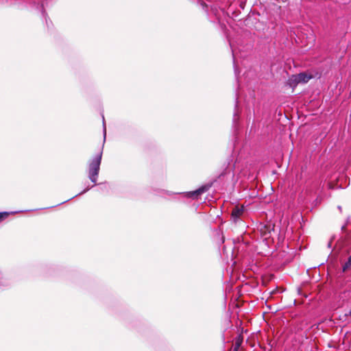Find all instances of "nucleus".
<instances>
[{"instance_id": "obj_1", "label": "nucleus", "mask_w": 351, "mask_h": 351, "mask_svg": "<svg viewBox=\"0 0 351 351\" xmlns=\"http://www.w3.org/2000/svg\"><path fill=\"white\" fill-rule=\"evenodd\" d=\"M102 157V151L99 148L93 158L88 161V177L91 182L96 184L99 172L100 165Z\"/></svg>"}, {"instance_id": "obj_2", "label": "nucleus", "mask_w": 351, "mask_h": 351, "mask_svg": "<svg viewBox=\"0 0 351 351\" xmlns=\"http://www.w3.org/2000/svg\"><path fill=\"white\" fill-rule=\"evenodd\" d=\"M313 78V75L307 72L300 73L297 75H293L288 80L290 86L294 88L300 83H306L311 79Z\"/></svg>"}, {"instance_id": "obj_3", "label": "nucleus", "mask_w": 351, "mask_h": 351, "mask_svg": "<svg viewBox=\"0 0 351 351\" xmlns=\"http://www.w3.org/2000/svg\"><path fill=\"white\" fill-rule=\"evenodd\" d=\"M212 185V182L204 184L195 191L187 192L185 196L188 198H197L199 195L208 191Z\"/></svg>"}, {"instance_id": "obj_4", "label": "nucleus", "mask_w": 351, "mask_h": 351, "mask_svg": "<svg viewBox=\"0 0 351 351\" xmlns=\"http://www.w3.org/2000/svg\"><path fill=\"white\" fill-rule=\"evenodd\" d=\"M244 211L243 206H235L231 212V217L236 221L243 214Z\"/></svg>"}, {"instance_id": "obj_5", "label": "nucleus", "mask_w": 351, "mask_h": 351, "mask_svg": "<svg viewBox=\"0 0 351 351\" xmlns=\"http://www.w3.org/2000/svg\"><path fill=\"white\" fill-rule=\"evenodd\" d=\"M342 270L343 272L351 270V255L348 257V261L343 265Z\"/></svg>"}, {"instance_id": "obj_6", "label": "nucleus", "mask_w": 351, "mask_h": 351, "mask_svg": "<svg viewBox=\"0 0 351 351\" xmlns=\"http://www.w3.org/2000/svg\"><path fill=\"white\" fill-rule=\"evenodd\" d=\"M242 342H243V337L241 335H239L236 338L234 346H236L237 348H240V346L242 344Z\"/></svg>"}, {"instance_id": "obj_7", "label": "nucleus", "mask_w": 351, "mask_h": 351, "mask_svg": "<svg viewBox=\"0 0 351 351\" xmlns=\"http://www.w3.org/2000/svg\"><path fill=\"white\" fill-rule=\"evenodd\" d=\"M9 216V213L8 212H1L0 213V222L3 221Z\"/></svg>"}, {"instance_id": "obj_8", "label": "nucleus", "mask_w": 351, "mask_h": 351, "mask_svg": "<svg viewBox=\"0 0 351 351\" xmlns=\"http://www.w3.org/2000/svg\"><path fill=\"white\" fill-rule=\"evenodd\" d=\"M239 348H237L234 346L233 351H239Z\"/></svg>"}, {"instance_id": "obj_9", "label": "nucleus", "mask_w": 351, "mask_h": 351, "mask_svg": "<svg viewBox=\"0 0 351 351\" xmlns=\"http://www.w3.org/2000/svg\"><path fill=\"white\" fill-rule=\"evenodd\" d=\"M330 188H333V186L330 184Z\"/></svg>"}]
</instances>
